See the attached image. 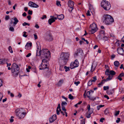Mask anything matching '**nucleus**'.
<instances>
[{"label":"nucleus","mask_w":124,"mask_h":124,"mask_svg":"<svg viewBox=\"0 0 124 124\" xmlns=\"http://www.w3.org/2000/svg\"><path fill=\"white\" fill-rule=\"evenodd\" d=\"M69 98L70 100H73V97L72 95L71 94H69Z\"/></svg>","instance_id":"nucleus-37"},{"label":"nucleus","mask_w":124,"mask_h":124,"mask_svg":"<svg viewBox=\"0 0 124 124\" xmlns=\"http://www.w3.org/2000/svg\"><path fill=\"white\" fill-rule=\"evenodd\" d=\"M120 118H117V120H116V122L117 123H119L120 121Z\"/></svg>","instance_id":"nucleus-59"},{"label":"nucleus","mask_w":124,"mask_h":124,"mask_svg":"<svg viewBox=\"0 0 124 124\" xmlns=\"http://www.w3.org/2000/svg\"><path fill=\"white\" fill-rule=\"evenodd\" d=\"M8 61V60L7 59H0V62H5Z\"/></svg>","instance_id":"nucleus-30"},{"label":"nucleus","mask_w":124,"mask_h":124,"mask_svg":"<svg viewBox=\"0 0 124 124\" xmlns=\"http://www.w3.org/2000/svg\"><path fill=\"white\" fill-rule=\"evenodd\" d=\"M60 111H61L60 105V104H59L56 110L57 114V115H59V114Z\"/></svg>","instance_id":"nucleus-14"},{"label":"nucleus","mask_w":124,"mask_h":124,"mask_svg":"<svg viewBox=\"0 0 124 124\" xmlns=\"http://www.w3.org/2000/svg\"><path fill=\"white\" fill-rule=\"evenodd\" d=\"M120 112L119 111H116V113L115 114V116H116L118 115H119Z\"/></svg>","instance_id":"nucleus-51"},{"label":"nucleus","mask_w":124,"mask_h":124,"mask_svg":"<svg viewBox=\"0 0 124 124\" xmlns=\"http://www.w3.org/2000/svg\"><path fill=\"white\" fill-rule=\"evenodd\" d=\"M55 20L53 18H52L49 19L48 20V23L50 25H51V24L53 22H54Z\"/></svg>","instance_id":"nucleus-22"},{"label":"nucleus","mask_w":124,"mask_h":124,"mask_svg":"<svg viewBox=\"0 0 124 124\" xmlns=\"http://www.w3.org/2000/svg\"><path fill=\"white\" fill-rule=\"evenodd\" d=\"M70 55L69 53L62 52L60 54L59 59L67 62L69 60Z\"/></svg>","instance_id":"nucleus-6"},{"label":"nucleus","mask_w":124,"mask_h":124,"mask_svg":"<svg viewBox=\"0 0 124 124\" xmlns=\"http://www.w3.org/2000/svg\"><path fill=\"white\" fill-rule=\"evenodd\" d=\"M107 93L109 95L112 94L113 93L110 90H108L107 91Z\"/></svg>","instance_id":"nucleus-38"},{"label":"nucleus","mask_w":124,"mask_h":124,"mask_svg":"<svg viewBox=\"0 0 124 124\" xmlns=\"http://www.w3.org/2000/svg\"><path fill=\"white\" fill-rule=\"evenodd\" d=\"M74 5V3L73 1L69 0L68 1V5L69 7H73Z\"/></svg>","instance_id":"nucleus-23"},{"label":"nucleus","mask_w":124,"mask_h":124,"mask_svg":"<svg viewBox=\"0 0 124 124\" xmlns=\"http://www.w3.org/2000/svg\"><path fill=\"white\" fill-rule=\"evenodd\" d=\"M19 70V68L17 64L15 62L13 63L11 67V72L14 76L18 75Z\"/></svg>","instance_id":"nucleus-3"},{"label":"nucleus","mask_w":124,"mask_h":124,"mask_svg":"<svg viewBox=\"0 0 124 124\" xmlns=\"http://www.w3.org/2000/svg\"><path fill=\"white\" fill-rule=\"evenodd\" d=\"M93 111L92 108H91V111L90 112H89V114H87V113L86 114V117L87 118H89L91 117V114L93 112Z\"/></svg>","instance_id":"nucleus-19"},{"label":"nucleus","mask_w":124,"mask_h":124,"mask_svg":"<svg viewBox=\"0 0 124 124\" xmlns=\"http://www.w3.org/2000/svg\"><path fill=\"white\" fill-rule=\"evenodd\" d=\"M116 72L114 71L111 70L109 71V74L111 75H112V76L116 74Z\"/></svg>","instance_id":"nucleus-27"},{"label":"nucleus","mask_w":124,"mask_h":124,"mask_svg":"<svg viewBox=\"0 0 124 124\" xmlns=\"http://www.w3.org/2000/svg\"><path fill=\"white\" fill-rule=\"evenodd\" d=\"M118 53L122 55L123 54L124 51L123 48L121 47L118 48L117 49Z\"/></svg>","instance_id":"nucleus-12"},{"label":"nucleus","mask_w":124,"mask_h":124,"mask_svg":"<svg viewBox=\"0 0 124 124\" xmlns=\"http://www.w3.org/2000/svg\"><path fill=\"white\" fill-rule=\"evenodd\" d=\"M9 30L10 31L13 32L14 31V29L12 27H10L9 28Z\"/></svg>","instance_id":"nucleus-39"},{"label":"nucleus","mask_w":124,"mask_h":124,"mask_svg":"<svg viewBox=\"0 0 124 124\" xmlns=\"http://www.w3.org/2000/svg\"><path fill=\"white\" fill-rule=\"evenodd\" d=\"M87 108L88 109V112H90L91 111L90 110V105L89 104H88L87 106Z\"/></svg>","instance_id":"nucleus-42"},{"label":"nucleus","mask_w":124,"mask_h":124,"mask_svg":"<svg viewBox=\"0 0 124 124\" xmlns=\"http://www.w3.org/2000/svg\"><path fill=\"white\" fill-rule=\"evenodd\" d=\"M101 6L106 10H109L111 8V5L110 3L106 0L102 1L101 3Z\"/></svg>","instance_id":"nucleus-5"},{"label":"nucleus","mask_w":124,"mask_h":124,"mask_svg":"<svg viewBox=\"0 0 124 124\" xmlns=\"http://www.w3.org/2000/svg\"><path fill=\"white\" fill-rule=\"evenodd\" d=\"M28 4L29 6L31 7L37 8L39 7L38 5L31 1L29 2Z\"/></svg>","instance_id":"nucleus-8"},{"label":"nucleus","mask_w":124,"mask_h":124,"mask_svg":"<svg viewBox=\"0 0 124 124\" xmlns=\"http://www.w3.org/2000/svg\"><path fill=\"white\" fill-rule=\"evenodd\" d=\"M97 64L96 62H93V63H92L91 70V71L92 72L93 71L95 68Z\"/></svg>","instance_id":"nucleus-13"},{"label":"nucleus","mask_w":124,"mask_h":124,"mask_svg":"<svg viewBox=\"0 0 124 124\" xmlns=\"http://www.w3.org/2000/svg\"><path fill=\"white\" fill-rule=\"evenodd\" d=\"M56 4L57 6H59V5L60 6H61V5L60 4V1H56Z\"/></svg>","instance_id":"nucleus-55"},{"label":"nucleus","mask_w":124,"mask_h":124,"mask_svg":"<svg viewBox=\"0 0 124 124\" xmlns=\"http://www.w3.org/2000/svg\"><path fill=\"white\" fill-rule=\"evenodd\" d=\"M23 36L25 37H27V35H26V32L25 31H24L23 32Z\"/></svg>","instance_id":"nucleus-47"},{"label":"nucleus","mask_w":124,"mask_h":124,"mask_svg":"<svg viewBox=\"0 0 124 124\" xmlns=\"http://www.w3.org/2000/svg\"><path fill=\"white\" fill-rule=\"evenodd\" d=\"M64 68L65 69V71L66 72H67L70 70L69 67H67L66 66H65L64 67Z\"/></svg>","instance_id":"nucleus-35"},{"label":"nucleus","mask_w":124,"mask_h":124,"mask_svg":"<svg viewBox=\"0 0 124 124\" xmlns=\"http://www.w3.org/2000/svg\"><path fill=\"white\" fill-rule=\"evenodd\" d=\"M116 56V55L115 54H112L111 56V59L112 60H113L115 57Z\"/></svg>","instance_id":"nucleus-44"},{"label":"nucleus","mask_w":124,"mask_h":124,"mask_svg":"<svg viewBox=\"0 0 124 124\" xmlns=\"http://www.w3.org/2000/svg\"><path fill=\"white\" fill-rule=\"evenodd\" d=\"M93 79H91V80L92 81V82H95V81H96L97 80L96 79V77L95 76L94 77H93Z\"/></svg>","instance_id":"nucleus-36"},{"label":"nucleus","mask_w":124,"mask_h":124,"mask_svg":"<svg viewBox=\"0 0 124 124\" xmlns=\"http://www.w3.org/2000/svg\"><path fill=\"white\" fill-rule=\"evenodd\" d=\"M88 97L90 100L93 101L96 100V97H91L90 96H88Z\"/></svg>","instance_id":"nucleus-29"},{"label":"nucleus","mask_w":124,"mask_h":124,"mask_svg":"<svg viewBox=\"0 0 124 124\" xmlns=\"http://www.w3.org/2000/svg\"><path fill=\"white\" fill-rule=\"evenodd\" d=\"M109 71L108 69H107L106 71L105 72V74L106 75H108L109 74Z\"/></svg>","instance_id":"nucleus-43"},{"label":"nucleus","mask_w":124,"mask_h":124,"mask_svg":"<svg viewBox=\"0 0 124 124\" xmlns=\"http://www.w3.org/2000/svg\"><path fill=\"white\" fill-rule=\"evenodd\" d=\"M2 85V81L1 79H0V87Z\"/></svg>","instance_id":"nucleus-60"},{"label":"nucleus","mask_w":124,"mask_h":124,"mask_svg":"<svg viewBox=\"0 0 124 124\" xmlns=\"http://www.w3.org/2000/svg\"><path fill=\"white\" fill-rule=\"evenodd\" d=\"M109 89V87L108 86H104L103 87V89L104 90H108Z\"/></svg>","instance_id":"nucleus-40"},{"label":"nucleus","mask_w":124,"mask_h":124,"mask_svg":"<svg viewBox=\"0 0 124 124\" xmlns=\"http://www.w3.org/2000/svg\"><path fill=\"white\" fill-rule=\"evenodd\" d=\"M31 55V53H29L26 55V57H30Z\"/></svg>","instance_id":"nucleus-64"},{"label":"nucleus","mask_w":124,"mask_h":124,"mask_svg":"<svg viewBox=\"0 0 124 124\" xmlns=\"http://www.w3.org/2000/svg\"><path fill=\"white\" fill-rule=\"evenodd\" d=\"M83 54L82 50L81 49L79 48L77 50V51L74 54V56L76 57L78 56L82 55Z\"/></svg>","instance_id":"nucleus-7"},{"label":"nucleus","mask_w":124,"mask_h":124,"mask_svg":"<svg viewBox=\"0 0 124 124\" xmlns=\"http://www.w3.org/2000/svg\"><path fill=\"white\" fill-rule=\"evenodd\" d=\"M67 104V103L65 101H63L62 102L61 104V106H64V105H66Z\"/></svg>","instance_id":"nucleus-41"},{"label":"nucleus","mask_w":124,"mask_h":124,"mask_svg":"<svg viewBox=\"0 0 124 124\" xmlns=\"http://www.w3.org/2000/svg\"><path fill=\"white\" fill-rule=\"evenodd\" d=\"M34 38L35 39H36L38 38V37L37 35H36V34L35 33L34 34Z\"/></svg>","instance_id":"nucleus-57"},{"label":"nucleus","mask_w":124,"mask_h":124,"mask_svg":"<svg viewBox=\"0 0 124 124\" xmlns=\"http://www.w3.org/2000/svg\"><path fill=\"white\" fill-rule=\"evenodd\" d=\"M35 27L37 29H39V27L38 24H36L35 25Z\"/></svg>","instance_id":"nucleus-62"},{"label":"nucleus","mask_w":124,"mask_h":124,"mask_svg":"<svg viewBox=\"0 0 124 124\" xmlns=\"http://www.w3.org/2000/svg\"><path fill=\"white\" fill-rule=\"evenodd\" d=\"M41 65L39 66V68L40 70H43L46 68H47L45 66V64H43L42 62L41 63Z\"/></svg>","instance_id":"nucleus-17"},{"label":"nucleus","mask_w":124,"mask_h":124,"mask_svg":"<svg viewBox=\"0 0 124 124\" xmlns=\"http://www.w3.org/2000/svg\"><path fill=\"white\" fill-rule=\"evenodd\" d=\"M104 106V105H98L97 107V109L98 110H99L100 109V108H101L103 107Z\"/></svg>","instance_id":"nucleus-31"},{"label":"nucleus","mask_w":124,"mask_h":124,"mask_svg":"<svg viewBox=\"0 0 124 124\" xmlns=\"http://www.w3.org/2000/svg\"><path fill=\"white\" fill-rule=\"evenodd\" d=\"M46 15H43L42 17L41 18V19L42 20L46 19Z\"/></svg>","instance_id":"nucleus-48"},{"label":"nucleus","mask_w":124,"mask_h":124,"mask_svg":"<svg viewBox=\"0 0 124 124\" xmlns=\"http://www.w3.org/2000/svg\"><path fill=\"white\" fill-rule=\"evenodd\" d=\"M103 22L105 24H109L114 21L113 18L108 15H105L103 16Z\"/></svg>","instance_id":"nucleus-4"},{"label":"nucleus","mask_w":124,"mask_h":124,"mask_svg":"<svg viewBox=\"0 0 124 124\" xmlns=\"http://www.w3.org/2000/svg\"><path fill=\"white\" fill-rule=\"evenodd\" d=\"M90 92H89V91H88L87 93H86V95L88 97V96H90Z\"/></svg>","instance_id":"nucleus-56"},{"label":"nucleus","mask_w":124,"mask_h":124,"mask_svg":"<svg viewBox=\"0 0 124 124\" xmlns=\"http://www.w3.org/2000/svg\"><path fill=\"white\" fill-rule=\"evenodd\" d=\"M32 45L31 43L27 42L25 46V48L26 50H30L31 49Z\"/></svg>","instance_id":"nucleus-11"},{"label":"nucleus","mask_w":124,"mask_h":124,"mask_svg":"<svg viewBox=\"0 0 124 124\" xmlns=\"http://www.w3.org/2000/svg\"><path fill=\"white\" fill-rule=\"evenodd\" d=\"M32 11H31L30 10H29L28 11V14H29L30 15H31L32 14Z\"/></svg>","instance_id":"nucleus-53"},{"label":"nucleus","mask_w":124,"mask_h":124,"mask_svg":"<svg viewBox=\"0 0 124 124\" xmlns=\"http://www.w3.org/2000/svg\"><path fill=\"white\" fill-rule=\"evenodd\" d=\"M8 94L9 95H10V96L12 97H14V95L12 93H11L9 91H8Z\"/></svg>","instance_id":"nucleus-32"},{"label":"nucleus","mask_w":124,"mask_h":124,"mask_svg":"<svg viewBox=\"0 0 124 124\" xmlns=\"http://www.w3.org/2000/svg\"><path fill=\"white\" fill-rule=\"evenodd\" d=\"M70 7V8L69 9V10L70 11L72 12L74 8L73 7Z\"/></svg>","instance_id":"nucleus-58"},{"label":"nucleus","mask_w":124,"mask_h":124,"mask_svg":"<svg viewBox=\"0 0 124 124\" xmlns=\"http://www.w3.org/2000/svg\"><path fill=\"white\" fill-rule=\"evenodd\" d=\"M9 18V16H5V19L6 20H8Z\"/></svg>","instance_id":"nucleus-50"},{"label":"nucleus","mask_w":124,"mask_h":124,"mask_svg":"<svg viewBox=\"0 0 124 124\" xmlns=\"http://www.w3.org/2000/svg\"><path fill=\"white\" fill-rule=\"evenodd\" d=\"M86 14L87 16H90L91 15V14H90V11L88 10L87 11V12L86 13Z\"/></svg>","instance_id":"nucleus-61"},{"label":"nucleus","mask_w":124,"mask_h":124,"mask_svg":"<svg viewBox=\"0 0 124 124\" xmlns=\"http://www.w3.org/2000/svg\"><path fill=\"white\" fill-rule=\"evenodd\" d=\"M109 113V111L107 109H106L104 111V113L106 115H108Z\"/></svg>","instance_id":"nucleus-33"},{"label":"nucleus","mask_w":124,"mask_h":124,"mask_svg":"<svg viewBox=\"0 0 124 124\" xmlns=\"http://www.w3.org/2000/svg\"><path fill=\"white\" fill-rule=\"evenodd\" d=\"M38 50L37 51V55L39 56L41 54L43 56L44 59L42 58V62H47L51 57V54L49 50L47 49H43L41 50L40 49L38 51L39 48H38Z\"/></svg>","instance_id":"nucleus-1"},{"label":"nucleus","mask_w":124,"mask_h":124,"mask_svg":"<svg viewBox=\"0 0 124 124\" xmlns=\"http://www.w3.org/2000/svg\"><path fill=\"white\" fill-rule=\"evenodd\" d=\"M90 32L92 34H93L95 32L97 31L98 29H91Z\"/></svg>","instance_id":"nucleus-26"},{"label":"nucleus","mask_w":124,"mask_h":124,"mask_svg":"<svg viewBox=\"0 0 124 124\" xmlns=\"http://www.w3.org/2000/svg\"><path fill=\"white\" fill-rule=\"evenodd\" d=\"M80 83V82L78 81V82H74V84L76 85V86L78 85V84H79Z\"/></svg>","instance_id":"nucleus-54"},{"label":"nucleus","mask_w":124,"mask_h":124,"mask_svg":"<svg viewBox=\"0 0 124 124\" xmlns=\"http://www.w3.org/2000/svg\"><path fill=\"white\" fill-rule=\"evenodd\" d=\"M92 82L91 80L89 81L88 83V85L89 86L91 85L92 84Z\"/></svg>","instance_id":"nucleus-45"},{"label":"nucleus","mask_w":124,"mask_h":124,"mask_svg":"<svg viewBox=\"0 0 124 124\" xmlns=\"http://www.w3.org/2000/svg\"><path fill=\"white\" fill-rule=\"evenodd\" d=\"M119 62H114V65L116 66L117 67L119 65Z\"/></svg>","instance_id":"nucleus-49"},{"label":"nucleus","mask_w":124,"mask_h":124,"mask_svg":"<svg viewBox=\"0 0 124 124\" xmlns=\"http://www.w3.org/2000/svg\"><path fill=\"white\" fill-rule=\"evenodd\" d=\"M12 19H13L14 20V22L13 23V24L14 26L17 23L19 22V21L18 19L16 17H15L13 18H12Z\"/></svg>","instance_id":"nucleus-16"},{"label":"nucleus","mask_w":124,"mask_h":124,"mask_svg":"<svg viewBox=\"0 0 124 124\" xmlns=\"http://www.w3.org/2000/svg\"><path fill=\"white\" fill-rule=\"evenodd\" d=\"M81 39L82 40H83L84 41L86 42L87 44H88L89 42L87 40H85L84 38H82Z\"/></svg>","instance_id":"nucleus-46"},{"label":"nucleus","mask_w":124,"mask_h":124,"mask_svg":"<svg viewBox=\"0 0 124 124\" xmlns=\"http://www.w3.org/2000/svg\"><path fill=\"white\" fill-rule=\"evenodd\" d=\"M46 39L49 41H51L53 40V37L51 35H47L46 37Z\"/></svg>","instance_id":"nucleus-18"},{"label":"nucleus","mask_w":124,"mask_h":124,"mask_svg":"<svg viewBox=\"0 0 124 124\" xmlns=\"http://www.w3.org/2000/svg\"><path fill=\"white\" fill-rule=\"evenodd\" d=\"M104 119H105L104 118H101L100 119V121L101 122H103V120H104Z\"/></svg>","instance_id":"nucleus-63"},{"label":"nucleus","mask_w":124,"mask_h":124,"mask_svg":"<svg viewBox=\"0 0 124 124\" xmlns=\"http://www.w3.org/2000/svg\"><path fill=\"white\" fill-rule=\"evenodd\" d=\"M108 77L106 79V82L107 81L111 80L113 76L112 75H111L110 74H109L108 75Z\"/></svg>","instance_id":"nucleus-24"},{"label":"nucleus","mask_w":124,"mask_h":124,"mask_svg":"<svg viewBox=\"0 0 124 124\" xmlns=\"http://www.w3.org/2000/svg\"><path fill=\"white\" fill-rule=\"evenodd\" d=\"M79 64V62H71L70 65V68L71 69H73L78 67Z\"/></svg>","instance_id":"nucleus-9"},{"label":"nucleus","mask_w":124,"mask_h":124,"mask_svg":"<svg viewBox=\"0 0 124 124\" xmlns=\"http://www.w3.org/2000/svg\"><path fill=\"white\" fill-rule=\"evenodd\" d=\"M124 77V73H122L119 75L117 77V78L120 81H121L122 79L121 77Z\"/></svg>","instance_id":"nucleus-20"},{"label":"nucleus","mask_w":124,"mask_h":124,"mask_svg":"<svg viewBox=\"0 0 124 124\" xmlns=\"http://www.w3.org/2000/svg\"><path fill=\"white\" fill-rule=\"evenodd\" d=\"M56 114L54 115L49 119V120L50 123H52L56 119Z\"/></svg>","instance_id":"nucleus-10"},{"label":"nucleus","mask_w":124,"mask_h":124,"mask_svg":"<svg viewBox=\"0 0 124 124\" xmlns=\"http://www.w3.org/2000/svg\"><path fill=\"white\" fill-rule=\"evenodd\" d=\"M55 15L57 16L58 19L60 20H62L64 18V16L62 14L59 15L56 14Z\"/></svg>","instance_id":"nucleus-21"},{"label":"nucleus","mask_w":124,"mask_h":124,"mask_svg":"<svg viewBox=\"0 0 124 124\" xmlns=\"http://www.w3.org/2000/svg\"><path fill=\"white\" fill-rule=\"evenodd\" d=\"M90 29H98L95 23H93L92 24L90 25Z\"/></svg>","instance_id":"nucleus-15"},{"label":"nucleus","mask_w":124,"mask_h":124,"mask_svg":"<svg viewBox=\"0 0 124 124\" xmlns=\"http://www.w3.org/2000/svg\"><path fill=\"white\" fill-rule=\"evenodd\" d=\"M3 97V95L0 93V101H1Z\"/></svg>","instance_id":"nucleus-52"},{"label":"nucleus","mask_w":124,"mask_h":124,"mask_svg":"<svg viewBox=\"0 0 124 124\" xmlns=\"http://www.w3.org/2000/svg\"><path fill=\"white\" fill-rule=\"evenodd\" d=\"M8 50L10 53H13V51L12 50V48L11 46H9L8 48Z\"/></svg>","instance_id":"nucleus-34"},{"label":"nucleus","mask_w":124,"mask_h":124,"mask_svg":"<svg viewBox=\"0 0 124 124\" xmlns=\"http://www.w3.org/2000/svg\"><path fill=\"white\" fill-rule=\"evenodd\" d=\"M63 82V80H60L57 84V85L58 86H60L61 85Z\"/></svg>","instance_id":"nucleus-28"},{"label":"nucleus","mask_w":124,"mask_h":124,"mask_svg":"<svg viewBox=\"0 0 124 124\" xmlns=\"http://www.w3.org/2000/svg\"><path fill=\"white\" fill-rule=\"evenodd\" d=\"M16 115L19 119L24 118L26 115L24 112V110L22 108L17 109L16 110Z\"/></svg>","instance_id":"nucleus-2"},{"label":"nucleus","mask_w":124,"mask_h":124,"mask_svg":"<svg viewBox=\"0 0 124 124\" xmlns=\"http://www.w3.org/2000/svg\"><path fill=\"white\" fill-rule=\"evenodd\" d=\"M62 110L64 112V113L65 114V116L66 117H67V113L66 112V109L65 108V107L64 106H62Z\"/></svg>","instance_id":"nucleus-25"}]
</instances>
